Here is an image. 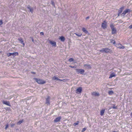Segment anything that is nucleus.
<instances>
[{"label":"nucleus","instance_id":"1","mask_svg":"<svg viewBox=\"0 0 132 132\" xmlns=\"http://www.w3.org/2000/svg\"><path fill=\"white\" fill-rule=\"evenodd\" d=\"M34 79L39 84H43L45 82L43 80L39 79H37L36 78H34Z\"/></svg>","mask_w":132,"mask_h":132},{"label":"nucleus","instance_id":"2","mask_svg":"<svg viewBox=\"0 0 132 132\" xmlns=\"http://www.w3.org/2000/svg\"><path fill=\"white\" fill-rule=\"evenodd\" d=\"M104 29H106L107 27V22L106 20H104L102 23L101 26Z\"/></svg>","mask_w":132,"mask_h":132},{"label":"nucleus","instance_id":"3","mask_svg":"<svg viewBox=\"0 0 132 132\" xmlns=\"http://www.w3.org/2000/svg\"><path fill=\"white\" fill-rule=\"evenodd\" d=\"M76 70L78 74L82 75L85 72L84 70L82 69H76Z\"/></svg>","mask_w":132,"mask_h":132},{"label":"nucleus","instance_id":"4","mask_svg":"<svg viewBox=\"0 0 132 132\" xmlns=\"http://www.w3.org/2000/svg\"><path fill=\"white\" fill-rule=\"evenodd\" d=\"M115 45L119 49H124L125 46L122 45L120 44H116Z\"/></svg>","mask_w":132,"mask_h":132},{"label":"nucleus","instance_id":"5","mask_svg":"<svg viewBox=\"0 0 132 132\" xmlns=\"http://www.w3.org/2000/svg\"><path fill=\"white\" fill-rule=\"evenodd\" d=\"M49 43L50 44L52 45V46L55 47H56V43L55 42L50 40Z\"/></svg>","mask_w":132,"mask_h":132},{"label":"nucleus","instance_id":"6","mask_svg":"<svg viewBox=\"0 0 132 132\" xmlns=\"http://www.w3.org/2000/svg\"><path fill=\"white\" fill-rule=\"evenodd\" d=\"M130 9H127L123 12L121 15H123V16H124L127 13L130 12Z\"/></svg>","mask_w":132,"mask_h":132},{"label":"nucleus","instance_id":"7","mask_svg":"<svg viewBox=\"0 0 132 132\" xmlns=\"http://www.w3.org/2000/svg\"><path fill=\"white\" fill-rule=\"evenodd\" d=\"M82 90V88L81 87H79L77 88L76 90V92L78 94L80 93Z\"/></svg>","mask_w":132,"mask_h":132},{"label":"nucleus","instance_id":"8","mask_svg":"<svg viewBox=\"0 0 132 132\" xmlns=\"http://www.w3.org/2000/svg\"><path fill=\"white\" fill-rule=\"evenodd\" d=\"M3 103L4 104H5L7 105L10 106H11V104L9 101H3Z\"/></svg>","mask_w":132,"mask_h":132},{"label":"nucleus","instance_id":"9","mask_svg":"<svg viewBox=\"0 0 132 132\" xmlns=\"http://www.w3.org/2000/svg\"><path fill=\"white\" fill-rule=\"evenodd\" d=\"M124 9V7L122 6L121 7L120 9L118 11V16H119L120 14L122 12L123 10Z\"/></svg>","mask_w":132,"mask_h":132},{"label":"nucleus","instance_id":"10","mask_svg":"<svg viewBox=\"0 0 132 132\" xmlns=\"http://www.w3.org/2000/svg\"><path fill=\"white\" fill-rule=\"evenodd\" d=\"M92 95L93 96H99L98 93L96 92H94L92 93Z\"/></svg>","mask_w":132,"mask_h":132},{"label":"nucleus","instance_id":"11","mask_svg":"<svg viewBox=\"0 0 132 132\" xmlns=\"http://www.w3.org/2000/svg\"><path fill=\"white\" fill-rule=\"evenodd\" d=\"M84 66L85 67V68L88 69H90L91 68V67L89 65L85 64L84 65Z\"/></svg>","mask_w":132,"mask_h":132},{"label":"nucleus","instance_id":"12","mask_svg":"<svg viewBox=\"0 0 132 132\" xmlns=\"http://www.w3.org/2000/svg\"><path fill=\"white\" fill-rule=\"evenodd\" d=\"M61 119V117H59L56 118L54 120V121L55 122H57L60 121V119Z\"/></svg>","mask_w":132,"mask_h":132},{"label":"nucleus","instance_id":"13","mask_svg":"<svg viewBox=\"0 0 132 132\" xmlns=\"http://www.w3.org/2000/svg\"><path fill=\"white\" fill-rule=\"evenodd\" d=\"M18 40L21 43L23 44V46H24V44L23 43V41L22 38H19Z\"/></svg>","mask_w":132,"mask_h":132},{"label":"nucleus","instance_id":"14","mask_svg":"<svg viewBox=\"0 0 132 132\" xmlns=\"http://www.w3.org/2000/svg\"><path fill=\"white\" fill-rule=\"evenodd\" d=\"M112 34H114L116 33L117 30L116 28H113L112 29Z\"/></svg>","mask_w":132,"mask_h":132},{"label":"nucleus","instance_id":"15","mask_svg":"<svg viewBox=\"0 0 132 132\" xmlns=\"http://www.w3.org/2000/svg\"><path fill=\"white\" fill-rule=\"evenodd\" d=\"M52 79L53 80H60L62 81V80L59 79L56 76H54L52 78Z\"/></svg>","mask_w":132,"mask_h":132},{"label":"nucleus","instance_id":"16","mask_svg":"<svg viewBox=\"0 0 132 132\" xmlns=\"http://www.w3.org/2000/svg\"><path fill=\"white\" fill-rule=\"evenodd\" d=\"M50 98L49 97H48L46 99V103L47 104H50Z\"/></svg>","mask_w":132,"mask_h":132},{"label":"nucleus","instance_id":"17","mask_svg":"<svg viewBox=\"0 0 132 132\" xmlns=\"http://www.w3.org/2000/svg\"><path fill=\"white\" fill-rule=\"evenodd\" d=\"M59 39H60L61 41L63 42H64L65 40V38L63 36H61L60 37Z\"/></svg>","mask_w":132,"mask_h":132},{"label":"nucleus","instance_id":"18","mask_svg":"<svg viewBox=\"0 0 132 132\" xmlns=\"http://www.w3.org/2000/svg\"><path fill=\"white\" fill-rule=\"evenodd\" d=\"M82 31L83 32L85 33L86 34H87L88 33V31L86 30V29L84 28H83L82 29Z\"/></svg>","mask_w":132,"mask_h":132},{"label":"nucleus","instance_id":"19","mask_svg":"<svg viewBox=\"0 0 132 132\" xmlns=\"http://www.w3.org/2000/svg\"><path fill=\"white\" fill-rule=\"evenodd\" d=\"M115 76H116L115 74L114 73H112L110 75V76L109 77V78H110Z\"/></svg>","mask_w":132,"mask_h":132},{"label":"nucleus","instance_id":"20","mask_svg":"<svg viewBox=\"0 0 132 132\" xmlns=\"http://www.w3.org/2000/svg\"><path fill=\"white\" fill-rule=\"evenodd\" d=\"M18 53L17 52H14L12 53V55L13 56H15L16 55H18Z\"/></svg>","mask_w":132,"mask_h":132},{"label":"nucleus","instance_id":"21","mask_svg":"<svg viewBox=\"0 0 132 132\" xmlns=\"http://www.w3.org/2000/svg\"><path fill=\"white\" fill-rule=\"evenodd\" d=\"M105 112V110H102L100 111V115L101 116H102L104 114Z\"/></svg>","mask_w":132,"mask_h":132},{"label":"nucleus","instance_id":"22","mask_svg":"<svg viewBox=\"0 0 132 132\" xmlns=\"http://www.w3.org/2000/svg\"><path fill=\"white\" fill-rule=\"evenodd\" d=\"M108 93L109 95H111L113 94V92L112 91H110L108 92Z\"/></svg>","mask_w":132,"mask_h":132},{"label":"nucleus","instance_id":"23","mask_svg":"<svg viewBox=\"0 0 132 132\" xmlns=\"http://www.w3.org/2000/svg\"><path fill=\"white\" fill-rule=\"evenodd\" d=\"M75 34L78 37H81L82 35V34L81 33L78 34L77 33H75Z\"/></svg>","mask_w":132,"mask_h":132},{"label":"nucleus","instance_id":"24","mask_svg":"<svg viewBox=\"0 0 132 132\" xmlns=\"http://www.w3.org/2000/svg\"><path fill=\"white\" fill-rule=\"evenodd\" d=\"M23 121V120H21L17 122V124L18 125H20L22 122Z\"/></svg>","mask_w":132,"mask_h":132},{"label":"nucleus","instance_id":"25","mask_svg":"<svg viewBox=\"0 0 132 132\" xmlns=\"http://www.w3.org/2000/svg\"><path fill=\"white\" fill-rule=\"evenodd\" d=\"M111 42L113 43V44L115 45L116 44V42L114 40L112 39H111Z\"/></svg>","mask_w":132,"mask_h":132},{"label":"nucleus","instance_id":"26","mask_svg":"<svg viewBox=\"0 0 132 132\" xmlns=\"http://www.w3.org/2000/svg\"><path fill=\"white\" fill-rule=\"evenodd\" d=\"M110 27L111 28V29H112L113 28H115L114 27L113 25V24H111L110 25Z\"/></svg>","mask_w":132,"mask_h":132},{"label":"nucleus","instance_id":"27","mask_svg":"<svg viewBox=\"0 0 132 132\" xmlns=\"http://www.w3.org/2000/svg\"><path fill=\"white\" fill-rule=\"evenodd\" d=\"M73 61V59L72 58H70L69 59V61L70 62H71Z\"/></svg>","mask_w":132,"mask_h":132},{"label":"nucleus","instance_id":"28","mask_svg":"<svg viewBox=\"0 0 132 132\" xmlns=\"http://www.w3.org/2000/svg\"><path fill=\"white\" fill-rule=\"evenodd\" d=\"M7 55L8 56H9L12 55V53H9L7 54Z\"/></svg>","mask_w":132,"mask_h":132},{"label":"nucleus","instance_id":"29","mask_svg":"<svg viewBox=\"0 0 132 132\" xmlns=\"http://www.w3.org/2000/svg\"><path fill=\"white\" fill-rule=\"evenodd\" d=\"M86 128H83L82 130V132H83L84 131H85V130H86Z\"/></svg>","mask_w":132,"mask_h":132},{"label":"nucleus","instance_id":"30","mask_svg":"<svg viewBox=\"0 0 132 132\" xmlns=\"http://www.w3.org/2000/svg\"><path fill=\"white\" fill-rule=\"evenodd\" d=\"M69 67L71 68H76V66H71V65H70L69 66Z\"/></svg>","mask_w":132,"mask_h":132},{"label":"nucleus","instance_id":"31","mask_svg":"<svg viewBox=\"0 0 132 132\" xmlns=\"http://www.w3.org/2000/svg\"><path fill=\"white\" fill-rule=\"evenodd\" d=\"M112 108L114 109H116L117 108V106H113Z\"/></svg>","mask_w":132,"mask_h":132},{"label":"nucleus","instance_id":"32","mask_svg":"<svg viewBox=\"0 0 132 132\" xmlns=\"http://www.w3.org/2000/svg\"><path fill=\"white\" fill-rule=\"evenodd\" d=\"M5 109H6V110H10V108H9V107H7V108H5Z\"/></svg>","mask_w":132,"mask_h":132},{"label":"nucleus","instance_id":"33","mask_svg":"<svg viewBox=\"0 0 132 132\" xmlns=\"http://www.w3.org/2000/svg\"><path fill=\"white\" fill-rule=\"evenodd\" d=\"M129 28L130 29H131L132 28V24L129 26Z\"/></svg>","mask_w":132,"mask_h":132},{"label":"nucleus","instance_id":"34","mask_svg":"<svg viewBox=\"0 0 132 132\" xmlns=\"http://www.w3.org/2000/svg\"><path fill=\"white\" fill-rule=\"evenodd\" d=\"M8 127V124H7L6 127H5V129H6Z\"/></svg>","mask_w":132,"mask_h":132},{"label":"nucleus","instance_id":"35","mask_svg":"<svg viewBox=\"0 0 132 132\" xmlns=\"http://www.w3.org/2000/svg\"><path fill=\"white\" fill-rule=\"evenodd\" d=\"M105 51V50H100V52H106V51Z\"/></svg>","mask_w":132,"mask_h":132},{"label":"nucleus","instance_id":"36","mask_svg":"<svg viewBox=\"0 0 132 132\" xmlns=\"http://www.w3.org/2000/svg\"><path fill=\"white\" fill-rule=\"evenodd\" d=\"M30 9V11L31 12H33V9H31V8H30V9Z\"/></svg>","mask_w":132,"mask_h":132},{"label":"nucleus","instance_id":"37","mask_svg":"<svg viewBox=\"0 0 132 132\" xmlns=\"http://www.w3.org/2000/svg\"><path fill=\"white\" fill-rule=\"evenodd\" d=\"M78 124V122L77 123H74V125L76 126V125H77Z\"/></svg>","mask_w":132,"mask_h":132},{"label":"nucleus","instance_id":"38","mask_svg":"<svg viewBox=\"0 0 132 132\" xmlns=\"http://www.w3.org/2000/svg\"><path fill=\"white\" fill-rule=\"evenodd\" d=\"M40 35H44V33L43 32H40Z\"/></svg>","mask_w":132,"mask_h":132},{"label":"nucleus","instance_id":"39","mask_svg":"<svg viewBox=\"0 0 132 132\" xmlns=\"http://www.w3.org/2000/svg\"><path fill=\"white\" fill-rule=\"evenodd\" d=\"M3 23L2 21L1 20V25Z\"/></svg>","mask_w":132,"mask_h":132},{"label":"nucleus","instance_id":"40","mask_svg":"<svg viewBox=\"0 0 132 132\" xmlns=\"http://www.w3.org/2000/svg\"><path fill=\"white\" fill-rule=\"evenodd\" d=\"M89 16H88V17H87L86 18V20L87 19H89Z\"/></svg>","mask_w":132,"mask_h":132},{"label":"nucleus","instance_id":"41","mask_svg":"<svg viewBox=\"0 0 132 132\" xmlns=\"http://www.w3.org/2000/svg\"><path fill=\"white\" fill-rule=\"evenodd\" d=\"M14 125V124H11V127H12Z\"/></svg>","mask_w":132,"mask_h":132},{"label":"nucleus","instance_id":"42","mask_svg":"<svg viewBox=\"0 0 132 132\" xmlns=\"http://www.w3.org/2000/svg\"><path fill=\"white\" fill-rule=\"evenodd\" d=\"M103 50H109V49L108 48H106L105 49H103Z\"/></svg>","mask_w":132,"mask_h":132},{"label":"nucleus","instance_id":"43","mask_svg":"<svg viewBox=\"0 0 132 132\" xmlns=\"http://www.w3.org/2000/svg\"><path fill=\"white\" fill-rule=\"evenodd\" d=\"M130 116L132 118V113H131V114H130Z\"/></svg>","mask_w":132,"mask_h":132},{"label":"nucleus","instance_id":"44","mask_svg":"<svg viewBox=\"0 0 132 132\" xmlns=\"http://www.w3.org/2000/svg\"><path fill=\"white\" fill-rule=\"evenodd\" d=\"M113 132H116V131H113Z\"/></svg>","mask_w":132,"mask_h":132},{"label":"nucleus","instance_id":"45","mask_svg":"<svg viewBox=\"0 0 132 132\" xmlns=\"http://www.w3.org/2000/svg\"><path fill=\"white\" fill-rule=\"evenodd\" d=\"M32 41H33V39H32Z\"/></svg>","mask_w":132,"mask_h":132}]
</instances>
